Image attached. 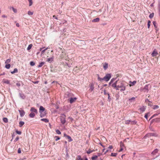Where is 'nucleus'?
I'll return each instance as SVG.
<instances>
[{"instance_id": "79ce46f5", "label": "nucleus", "mask_w": 160, "mask_h": 160, "mask_svg": "<svg viewBox=\"0 0 160 160\" xmlns=\"http://www.w3.org/2000/svg\"><path fill=\"white\" fill-rule=\"evenodd\" d=\"M16 132L17 134H19V135L21 134L22 133V132L21 131H18L17 130L16 131Z\"/></svg>"}, {"instance_id": "680f3d73", "label": "nucleus", "mask_w": 160, "mask_h": 160, "mask_svg": "<svg viewBox=\"0 0 160 160\" xmlns=\"http://www.w3.org/2000/svg\"><path fill=\"white\" fill-rule=\"evenodd\" d=\"M16 26L18 27H19V24L18 23H17L16 24Z\"/></svg>"}, {"instance_id": "6ab92c4d", "label": "nucleus", "mask_w": 160, "mask_h": 160, "mask_svg": "<svg viewBox=\"0 0 160 160\" xmlns=\"http://www.w3.org/2000/svg\"><path fill=\"white\" fill-rule=\"evenodd\" d=\"M53 58H48L47 59V61L49 63H51L53 61Z\"/></svg>"}, {"instance_id": "9b49d317", "label": "nucleus", "mask_w": 160, "mask_h": 160, "mask_svg": "<svg viewBox=\"0 0 160 160\" xmlns=\"http://www.w3.org/2000/svg\"><path fill=\"white\" fill-rule=\"evenodd\" d=\"M18 111L19 112L20 115L21 117L25 115V112L23 110H19Z\"/></svg>"}, {"instance_id": "5701e85b", "label": "nucleus", "mask_w": 160, "mask_h": 160, "mask_svg": "<svg viewBox=\"0 0 160 160\" xmlns=\"http://www.w3.org/2000/svg\"><path fill=\"white\" fill-rule=\"evenodd\" d=\"M6 64V65L5 66V67L7 69H9L10 67V66H11L9 64Z\"/></svg>"}, {"instance_id": "a211bd4d", "label": "nucleus", "mask_w": 160, "mask_h": 160, "mask_svg": "<svg viewBox=\"0 0 160 160\" xmlns=\"http://www.w3.org/2000/svg\"><path fill=\"white\" fill-rule=\"evenodd\" d=\"M44 64L45 62H41L39 63V65H38V68L41 67Z\"/></svg>"}, {"instance_id": "412c9836", "label": "nucleus", "mask_w": 160, "mask_h": 160, "mask_svg": "<svg viewBox=\"0 0 160 160\" xmlns=\"http://www.w3.org/2000/svg\"><path fill=\"white\" fill-rule=\"evenodd\" d=\"M18 72V69L16 68L14 69L13 71L11 72V73L12 74H14L15 73H17Z\"/></svg>"}, {"instance_id": "72a5a7b5", "label": "nucleus", "mask_w": 160, "mask_h": 160, "mask_svg": "<svg viewBox=\"0 0 160 160\" xmlns=\"http://www.w3.org/2000/svg\"><path fill=\"white\" fill-rule=\"evenodd\" d=\"M29 2V6H31L32 4V0H28Z\"/></svg>"}, {"instance_id": "de8ad7c7", "label": "nucleus", "mask_w": 160, "mask_h": 160, "mask_svg": "<svg viewBox=\"0 0 160 160\" xmlns=\"http://www.w3.org/2000/svg\"><path fill=\"white\" fill-rule=\"evenodd\" d=\"M148 113H146L145 114L144 117L147 119V120H148Z\"/></svg>"}, {"instance_id": "c03bdc74", "label": "nucleus", "mask_w": 160, "mask_h": 160, "mask_svg": "<svg viewBox=\"0 0 160 160\" xmlns=\"http://www.w3.org/2000/svg\"><path fill=\"white\" fill-rule=\"evenodd\" d=\"M92 152V151L89 149L87 152V153L88 154H90Z\"/></svg>"}, {"instance_id": "f8f14e48", "label": "nucleus", "mask_w": 160, "mask_h": 160, "mask_svg": "<svg viewBox=\"0 0 160 160\" xmlns=\"http://www.w3.org/2000/svg\"><path fill=\"white\" fill-rule=\"evenodd\" d=\"M158 149L156 148L153 151H152V154L153 156H155V155H156V154L158 153Z\"/></svg>"}, {"instance_id": "c85d7f7f", "label": "nucleus", "mask_w": 160, "mask_h": 160, "mask_svg": "<svg viewBox=\"0 0 160 160\" xmlns=\"http://www.w3.org/2000/svg\"><path fill=\"white\" fill-rule=\"evenodd\" d=\"M98 157L97 156L95 155L94 157H92L91 159L92 160H95L97 159Z\"/></svg>"}, {"instance_id": "2eb2a0df", "label": "nucleus", "mask_w": 160, "mask_h": 160, "mask_svg": "<svg viewBox=\"0 0 160 160\" xmlns=\"http://www.w3.org/2000/svg\"><path fill=\"white\" fill-rule=\"evenodd\" d=\"M103 67L104 69L106 70L108 68V63L105 62L103 64Z\"/></svg>"}, {"instance_id": "3c124183", "label": "nucleus", "mask_w": 160, "mask_h": 160, "mask_svg": "<svg viewBox=\"0 0 160 160\" xmlns=\"http://www.w3.org/2000/svg\"><path fill=\"white\" fill-rule=\"evenodd\" d=\"M47 49H48V48H47L46 49H44L43 50H42L41 51L42 53V54L43 53L45 52V51Z\"/></svg>"}, {"instance_id": "338daca9", "label": "nucleus", "mask_w": 160, "mask_h": 160, "mask_svg": "<svg viewBox=\"0 0 160 160\" xmlns=\"http://www.w3.org/2000/svg\"><path fill=\"white\" fill-rule=\"evenodd\" d=\"M75 68H76L77 69L76 70H78V69H79V68H78L77 67H76L75 68H74V69H75Z\"/></svg>"}, {"instance_id": "f03ea898", "label": "nucleus", "mask_w": 160, "mask_h": 160, "mask_svg": "<svg viewBox=\"0 0 160 160\" xmlns=\"http://www.w3.org/2000/svg\"><path fill=\"white\" fill-rule=\"evenodd\" d=\"M68 98H70L69 102L71 103H72L75 102L77 99V98H72V97L73 96V95L72 93H68Z\"/></svg>"}, {"instance_id": "4be33fe9", "label": "nucleus", "mask_w": 160, "mask_h": 160, "mask_svg": "<svg viewBox=\"0 0 160 160\" xmlns=\"http://www.w3.org/2000/svg\"><path fill=\"white\" fill-rule=\"evenodd\" d=\"M99 20V19L98 18H97L95 19H93L92 22H98Z\"/></svg>"}, {"instance_id": "39448f33", "label": "nucleus", "mask_w": 160, "mask_h": 160, "mask_svg": "<svg viewBox=\"0 0 160 160\" xmlns=\"http://www.w3.org/2000/svg\"><path fill=\"white\" fill-rule=\"evenodd\" d=\"M136 123L135 121H131L130 120H127L125 121V123L126 124H135Z\"/></svg>"}, {"instance_id": "052dcab7", "label": "nucleus", "mask_w": 160, "mask_h": 160, "mask_svg": "<svg viewBox=\"0 0 160 160\" xmlns=\"http://www.w3.org/2000/svg\"><path fill=\"white\" fill-rule=\"evenodd\" d=\"M53 18H55V19H58V18H57V17L56 16H55V15H53Z\"/></svg>"}, {"instance_id": "bf43d9fd", "label": "nucleus", "mask_w": 160, "mask_h": 160, "mask_svg": "<svg viewBox=\"0 0 160 160\" xmlns=\"http://www.w3.org/2000/svg\"><path fill=\"white\" fill-rule=\"evenodd\" d=\"M123 148L122 147H120V149L119 151V152H121L123 150Z\"/></svg>"}, {"instance_id": "6e6d98bb", "label": "nucleus", "mask_w": 160, "mask_h": 160, "mask_svg": "<svg viewBox=\"0 0 160 160\" xmlns=\"http://www.w3.org/2000/svg\"><path fill=\"white\" fill-rule=\"evenodd\" d=\"M2 18H7V16L6 15H2Z\"/></svg>"}, {"instance_id": "2f4dec72", "label": "nucleus", "mask_w": 160, "mask_h": 160, "mask_svg": "<svg viewBox=\"0 0 160 160\" xmlns=\"http://www.w3.org/2000/svg\"><path fill=\"white\" fill-rule=\"evenodd\" d=\"M3 120L5 122H8V119L6 118H4L3 119Z\"/></svg>"}, {"instance_id": "69168bd1", "label": "nucleus", "mask_w": 160, "mask_h": 160, "mask_svg": "<svg viewBox=\"0 0 160 160\" xmlns=\"http://www.w3.org/2000/svg\"><path fill=\"white\" fill-rule=\"evenodd\" d=\"M38 81H36V82H33V83L35 84H36V83H38Z\"/></svg>"}, {"instance_id": "c756f323", "label": "nucleus", "mask_w": 160, "mask_h": 160, "mask_svg": "<svg viewBox=\"0 0 160 160\" xmlns=\"http://www.w3.org/2000/svg\"><path fill=\"white\" fill-rule=\"evenodd\" d=\"M82 158H81V156L80 155H78L76 158V160H81Z\"/></svg>"}, {"instance_id": "0eeeda50", "label": "nucleus", "mask_w": 160, "mask_h": 160, "mask_svg": "<svg viewBox=\"0 0 160 160\" xmlns=\"http://www.w3.org/2000/svg\"><path fill=\"white\" fill-rule=\"evenodd\" d=\"M64 137L67 138L68 139V142H70L72 141V139L71 138L69 135H67L66 133L64 134Z\"/></svg>"}, {"instance_id": "13d9d810", "label": "nucleus", "mask_w": 160, "mask_h": 160, "mask_svg": "<svg viewBox=\"0 0 160 160\" xmlns=\"http://www.w3.org/2000/svg\"><path fill=\"white\" fill-rule=\"evenodd\" d=\"M112 148H113V147L112 145H110L108 147V148H110V149H112Z\"/></svg>"}, {"instance_id": "1a4fd4ad", "label": "nucleus", "mask_w": 160, "mask_h": 160, "mask_svg": "<svg viewBox=\"0 0 160 160\" xmlns=\"http://www.w3.org/2000/svg\"><path fill=\"white\" fill-rule=\"evenodd\" d=\"M148 86H149L148 85H146L145 86L144 88L142 89V91H143L145 92H148Z\"/></svg>"}, {"instance_id": "a878e982", "label": "nucleus", "mask_w": 160, "mask_h": 160, "mask_svg": "<svg viewBox=\"0 0 160 160\" xmlns=\"http://www.w3.org/2000/svg\"><path fill=\"white\" fill-rule=\"evenodd\" d=\"M136 82V81H134L132 82H130V84L129 85L130 86H133L134 85Z\"/></svg>"}, {"instance_id": "4d7b16f0", "label": "nucleus", "mask_w": 160, "mask_h": 160, "mask_svg": "<svg viewBox=\"0 0 160 160\" xmlns=\"http://www.w3.org/2000/svg\"><path fill=\"white\" fill-rule=\"evenodd\" d=\"M18 139H19V138H18V137H17V138H15V141H18Z\"/></svg>"}, {"instance_id": "cd10ccee", "label": "nucleus", "mask_w": 160, "mask_h": 160, "mask_svg": "<svg viewBox=\"0 0 160 160\" xmlns=\"http://www.w3.org/2000/svg\"><path fill=\"white\" fill-rule=\"evenodd\" d=\"M11 60L10 59H8L6 60V62H5V64H9V63H10L11 62Z\"/></svg>"}, {"instance_id": "0e129e2a", "label": "nucleus", "mask_w": 160, "mask_h": 160, "mask_svg": "<svg viewBox=\"0 0 160 160\" xmlns=\"http://www.w3.org/2000/svg\"><path fill=\"white\" fill-rule=\"evenodd\" d=\"M107 94L108 95V99H109L110 98V96L109 95V94L108 93H107Z\"/></svg>"}, {"instance_id": "603ef678", "label": "nucleus", "mask_w": 160, "mask_h": 160, "mask_svg": "<svg viewBox=\"0 0 160 160\" xmlns=\"http://www.w3.org/2000/svg\"><path fill=\"white\" fill-rule=\"evenodd\" d=\"M107 93H108L106 91V90L104 89V95H106L107 94Z\"/></svg>"}, {"instance_id": "f704fd0d", "label": "nucleus", "mask_w": 160, "mask_h": 160, "mask_svg": "<svg viewBox=\"0 0 160 160\" xmlns=\"http://www.w3.org/2000/svg\"><path fill=\"white\" fill-rule=\"evenodd\" d=\"M33 12H31L30 11H28V14L29 15H32L33 14Z\"/></svg>"}, {"instance_id": "ea45409f", "label": "nucleus", "mask_w": 160, "mask_h": 160, "mask_svg": "<svg viewBox=\"0 0 160 160\" xmlns=\"http://www.w3.org/2000/svg\"><path fill=\"white\" fill-rule=\"evenodd\" d=\"M117 155L116 153H112L111 156L112 157H116Z\"/></svg>"}, {"instance_id": "4468645a", "label": "nucleus", "mask_w": 160, "mask_h": 160, "mask_svg": "<svg viewBox=\"0 0 160 160\" xmlns=\"http://www.w3.org/2000/svg\"><path fill=\"white\" fill-rule=\"evenodd\" d=\"M30 111L32 112H34L36 113H38L37 110L33 107H32L31 108Z\"/></svg>"}, {"instance_id": "a19ab883", "label": "nucleus", "mask_w": 160, "mask_h": 160, "mask_svg": "<svg viewBox=\"0 0 160 160\" xmlns=\"http://www.w3.org/2000/svg\"><path fill=\"white\" fill-rule=\"evenodd\" d=\"M150 21H148V28H150Z\"/></svg>"}, {"instance_id": "774afa93", "label": "nucleus", "mask_w": 160, "mask_h": 160, "mask_svg": "<svg viewBox=\"0 0 160 160\" xmlns=\"http://www.w3.org/2000/svg\"><path fill=\"white\" fill-rule=\"evenodd\" d=\"M159 15L160 16V7L159 9Z\"/></svg>"}, {"instance_id": "c9c22d12", "label": "nucleus", "mask_w": 160, "mask_h": 160, "mask_svg": "<svg viewBox=\"0 0 160 160\" xmlns=\"http://www.w3.org/2000/svg\"><path fill=\"white\" fill-rule=\"evenodd\" d=\"M153 16H154V13H152L149 15V17L150 18H152L153 17Z\"/></svg>"}, {"instance_id": "473e14b6", "label": "nucleus", "mask_w": 160, "mask_h": 160, "mask_svg": "<svg viewBox=\"0 0 160 160\" xmlns=\"http://www.w3.org/2000/svg\"><path fill=\"white\" fill-rule=\"evenodd\" d=\"M32 46V44L29 45L27 48V50H30L31 49Z\"/></svg>"}, {"instance_id": "4c0bfd02", "label": "nucleus", "mask_w": 160, "mask_h": 160, "mask_svg": "<svg viewBox=\"0 0 160 160\" xmlns=\"http://www.w3.org/2000/svg\"><path fill=\"white\" fill-rule=\"evenodd\" d=\"M30 65L31 66H34L35 65V63L33 61H31L30 62Z\"/></svg>"}, {"instance_id": "393cba45", "label": "nucleus", "mask_w": 160, "mask_h": 160, "mask_svg": "<svg viewBox=\"0 0 160 160\" xmlns=\"http://www.w3.org/2000/svg\"><path fill=\"white\" fill-rule=\"evenodd\" d=\"M24 124V122L22 121H20L19 123V126L20 127H21Z\"/></svg>"}, {"instance_id": "e433bc0d", "label": "nucleus", "mask_w": 160, "mask_h": 160, "mask_svg": "<svg viewBox=\"0 0 160 160\" xmlns=\"http://www.w3.org/2000/svg\"><path fill=\"white\" fill-rule=\"evenodd\" d=\"M55 131H56V132L58 134H61V132L58 129H56V130Z\"/></svg>"}, {"instance_id": "bb28decb", "label": "nucleus", "mask_w": 160, "mask_h": 160, "mask_svg": "<svg viewBox=\"0 0 160 160\" xmlns=\"http://www.w3.org/2000/svg\"><path fill=\"white\" fill-rule=\"evenodd\" d=\"M160 113H158V114H155L154 115H153L149 119V120L153 118L154 117H155L158 116L159 114Z\"/></svg>"}, {"instance_id": "e2e57ef3", "label": "nucleus", "mask_w": 160, "mask_h": 160, "mask_svg": "<svg viewBox=\"0 0 160 160\" xmlns=\"http://www.w3.org/2000/svg\"><path fill=\"white\" fill-rule=\"evenodd\" d=\"M16 85L18 86H19L20 85V84L19 83H17Z\"/></svg>"}, {"instance_id": "49530a36", "label": "nucleus", "mask_w": 160, "mask_h": 160, "mask_svg": "<svg viewBox=\"0 0 160 160\" xmlns=\"http://www.w3.org/2000/svg\"><path fill=\"white\" fill-rule=\"evenodd\" d=\"M98 80L100 81L104 80L103 78H100L99 77H98Z\"/></svg>"}, {"instance_id": "09e8293b", "label": "nucleus", "mask_w": 160, "mask_h": 160, "mask_svg": "<svg viewBox=\"0 0 160 160\" xmlns=\"http://www.w3.org/2000/svg\"><path fill=\"white\" fill-rule=\"evenodd\" d=\"M4 82L5 83L8 84L9 83V81L8 80H6L4 81Z\"/></svg>"}, {"instance_id": "423d86ee", "label": "nucleus", "mask_w": 160, "mask_h": 160, "mask_svg": "<svg viewBox=\"0 0 160 160\" xmlns=\"http://www.w3.org/2000/svg\"><path fill=\"white\" fill-rule=\"evenodd\" d=\"M160 122V118H157L152 119L151 122V124L153 122Z\"/></svg>"}, {"instance_id": "37998d69", "label": "nucleus", "mask_w": 160, "mask_h": 160, "mask_svg": "<svg viewBox=\"0 0 160 160\" xmlns=\"http://www.w3.org/2000/svg\"><path fill=\"white\" fill-rule=\"evenodd\" d=\"M55 138H56L55 140L57 141L60 139V138L58 136H55Z\"/></svg>"}, {"instance_id": "f257e3e1", "label": "nucleus", "mask_w": 160, "mask_h": 160, "mask_svg": "<svg viewBox=\"0 0 160 160\" xmlns=\"http://www.w3.org/2000/svg\"><path fill=\"white\" fill-rule=\"evenodd\" d=\"M112 86L116 90L120 89L121 92H122L126 89V82L124 81L117 80L112 84Z\"/></svg>"}, {"instance_id": "aec40b11", "label": "nucleus", "mask_w": 160, "mask_h": 160, "mask_svg": "<svg viewBox=\"0 0 160 160\" xmlns=\"http://www.w3.org/2000/svg\"><path fill=\"white\" fill-rule=\"evenodd\" d=\"M41 121L44 122H49V120L46 118H42L41 119Z\"/></svg>"}, {"instance_id": "58836bf2", "label": "nucleus", "mask_w": 160, "mask_h": 160, "mask_svg": "<svg viewBox=\"0 0 160 160\" xmlns=\"http://www.w3.org/2000/svg\"><path fill=\"white\" fill-rule=\"evenodd\" d=\"M12 9L13 11L15 12L16 13L17 12V9L14 8L13 7H12L11 8Z\"/></svg>"}, {"instance_id": "864d4df0", "label": "nucleus", "mask_w": 160, "mask_h": 160, "mask_svg": "<svg viewBox=\"0 0 160 160\" xmlns=\"http://www.w3.org/2000/svg\"><path fill=\"white\" fill-rule=\"evenodd\" d=\"M135 98H134V97H132V98H129V101L132 100H134V99H135Z\"/></svg>"}, {"instance_id": "f3484780", "label": "nucleus", "mask_w": 160, "mask_h": 160, "mask_svg": "<svg viewBox=\"0 0 160 160\" xmlns=\"http://www.w3.org/2000/svg\"><path fill=\"white\" fill-rule=\"evenodd\" d=\"M35 114L34 113L32 112L29 114V116L30 118H33L35 116Z\"/></svg>"}, {"instance_id": "5fc2aeb1", "label": "nucleus", "mask_w": 160, "mask_h": 160, "mask_svg": "<svg viewBox=\"0 0 160 160\" xmlns=\"http://www.w3.org/2000/svg\"><path fill=\"white\" fill-rule=\"evenodd\" d=\"M40 117H41V118H42V117H44V115L42 113H40Z\"/></svg>"}, {"instance_id": "ddd939ff", "label": "nucleus", "mask_w": 160, "mask_h": 160, "mask_svg": "<svg viewBox=\"0 0 160 160\" xmlns=\"http://www.w3.org/2000/svg\"><path fill=\"white\" fill-rule=\"evenodd\" d=\"M158 54V53L157 50L155 49L153 51L152 54V57L156 56Z\"/></svg>"}, {"instance_id": "6e6552de", "label": "nucleus", "mask_w": 160, "mask_h": 160, "mask_svg": "<svg viewBox=\"0 0 160 160\" xmlns=\"http://www.w3.org/2000/svg\"><path fill=\"white\" fill-rule=\"evenodd\" d=\"M60 121L62 124H64L66 122L65 118L64 117H60Z\"/></svg>"}, {"instance_id": "20e7f679", "label": "nucleus", "mask_w": 160, "mask_h": 160, "mask_svg": "<svg viewBox=\"0 0 160 160\" xmlns=\"http://www.w3.org/2000/svg\"><path fill=\"white\" fill-rule=\"evenodd\" d=\"M111 75L110 74H107L103 78L104 81L106 82L108 81L111 78Z\"/></svg>"}, {"instance_id": "9d476101", "label": "nucleus", "mask_w": 160, "mask_h": 160, "mask_svg": "<svg viewBox=\"0 0 160 160\" xmlns=\"http://www.w3.org/2000/svg\"><path fill=\"white\" fill-rule=\"evenodd\" d=\"M89 86L90 89L89 91H90V92H91L94 90V84L93 83H91L89 85Z\"/></svg>"}, {"instance_id": "8fccbe9b", "label": "nucleus", "mask_w": 160, "mask_h": 160, "mask_svg": "<svg viewBox=\"0 0 160 160\" xmlns=\"http://www.w3.org/2000/svg\"><path fill=\"white\" fill-rule=\"evenodd\" d=\"M123 146H124V145H123V143L122 142H120V147H122Z\"/></svg>"}, {"instance_id": "7ed1b4c3", "label": "nucleus", "mask_w": 160, "mask_h": 160, "mask_svg": "<svg viewBox=\"0 0 160 160\" xmlns=\"http://www.w3.org/2000/svg\"><path fill=\"white\" fill-rule=\"evenodd\" d=\"M151 136L156 137L158 136V135L155 133H149L146 134V135L144 137V138H146L147 137L149 138Z\"/></svg>"}, {"instance_id": "dca6fc26", "label": "nucleus", "mask_w": 160, "mask_h": 160, "mask_svg": "<svg viewBox=\"0 0 160 160\" xmlns=\"http://www.w3.org/2000/svg\"><path fill=\"white\" fill-rule=\"evenodd\" d=\"M45 110V108L42 106H41L39 108V112L42 113Z\"/></svg>"}, {"instance_id": "b1692460", "label": "nucleus", "mask_w": 160, "mask_h": 160, "mask_svg": "<svg viewBox=\"0 0 160 160\" xmlns=\"http://www.w3.org/2000/svg\"><path fill=\"white\" fill-rule=\"evenodd\" d=\"M153 24L156 30H157V26L156 25V22L155 21L153 22Z\"/></svg>"}, {"instance_id": "a18cd8bd", "label": "nucleus", "mask_w": 160, "mask_h": 160, "mask_svg": "<svg viewBox=\"0 0 160 160\" xmlns=\"http://www.w3.org/2000/svg\"><path fill=\"white\" fill-rule=\"evenodd\" d=\"M18 153H21V149L20 148H19L18 149Z\"/></svg>"}, {"instance_id": "7c9ffc66", "label": "nucleus", "mask_w": 160, "mask_h": 160, "mask_svg": "<svg viewBox=\"0 0 160 160\" xmlns=\"http://www.w3.org/2000/svg\"><path fill=\"white\" fill-rule=\"evenodd\" d=\"M159 108V106L157 105H155L153 106V109H156Z\"/></svg>"}]
</instances>
